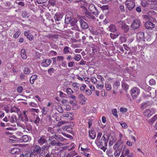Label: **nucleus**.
<instances>
[{"instance_id":"72a5a7b5","label":"nucleus","mask_w":157,"mask_h":157,"mask_svg":"<svg viewBox=\"0 0 157 157\" xmlns=\"http://www.w3.org/2000/svg\"><path fill=\"white\" fill-rule=\"evenodd\" d=\"M120 83L118 81H117L115 82L113 85V88L115 90H117L118 88V87L120 86Z\"/></svg>"},{"instance_id":"bb28decb","label":"nucleus","mask_w":157,"mask_h":157,"mask_svg":"<svg viewBox=\"0 0 157 157\" xmlns=\"http://www.w3.org/2000/svg\"><path fill=\"white\" fill-rule=\"evenodd\" d=\"M85 14L86 16L90 19L93 20H94L95 19V17L93 14L88 11L85 12Z\"/></svg>"},{"instance_id":"f8f14e48","label":"nucleus","mask_w":157,"mask_h":157,"mask_svg":"<svg viewBox=\"0 0 157 157\" xmlns=\"http://www.w3.org/2000/svg\"><path fill=\"white\" fill-rule=\"evenodd\" d=\"M19 119L21 121H22L24 122L25 123H26V121H28V119L27 116L26 114V111H23V115L20 116Z\"/></svg>"},{"instance_id":"1a4fd4ad","label":"nucleus","mask_w":157,"mask_h":157,"mask_svg":"<svg viewBox=\"0 0 157 157\" xmlns=\"http://www.w3.org/2000/svg\"><path fill=\"white\" fill-rule=\"evenodd\" d=\"M140 21L138 19L135 20L131 25V27L133 29L139 28L140 25Z\"/></svg>"},{"instance_id":"09e8293b","label":"nucleus","mask_w":157,"mask_h":157,"mask_svg":"<svg viewBox=\"0 0 157 157\" xmlns=\"http://www.w3.org/2000/svg\"><path fill=\"white\" fill-rule=\"evenodd\" d=\"M97 77L98 79L101 80L100 82L101 83H103V81L104 80V79L102 76L101 75H98Z\"/></svg>"},{"instance_id":"20e7f679","label":"nucleus","mask_w":157,"mask_h":157,"mask_svg":"<svg viewBox=\"0 0 157 157\" xmlns=\"http://www.w3.org/2000/svg\"><path fill=\"white\" fill-rule=\"evenodd\" d=\"M127 8L129 10H131L135 6L134 0H127L125 2Z\"/></svg>"},{"instance_id":"de8ad7c7","label":"nucleus","mask_w":157,"mask_h":157,"mask_svg":"<svg viewBox=\"0 0 157 157\" xmlns=\"http://www.w3.org/2000/svg\"><path fill=\"white\" fill-rule=\"evenodd\" d=\"M64 109L66 111L70 110L71 109V107L68 105H64Z\"/></svg>"},{"instance_id":"6ab92c4d","label":"nucleus","mask_w":157,"mask_h":157,"mask_svg":"<svg viewBox=\"0 0 157 157\" xmlns=\"http://www.w3.org/2000/svg\"><path fill=\"white\" fill-rule=\"evenodd\" d=\"M20 152V149L18 148H13L10 150V153L13 154L17 155L19 154Z\"/></svg>"},{"instance_id":"c756f323","label":"nucleus","mask_w":157,"mask_h":157,"mask_svg":"<svg viewBox=\"0 0 157 157\" xmlns=\"http://www.w3.org/2000/svg\"><path fill=\"white\" fill-rule=\"evenodd\" d=\"M155 121H157V115H155L152 118L150 119L149 122L150 124H152Z\"/></svg>"},{"instance_id":"8fccbe9b","label":"nucleus","mask_w":157,"mask_h":157,"mask_svg":"<svg viewBox=\"0 0 157 157\" xmlns=\"http://www.w3.org/2000/svg\"><path fill=\"white\" fill-rule=\"evenodd\" d=\"M100 84H99V83L97 84V87L99 89H101L103 88L104 87V82L103 83H101L100 82Z\"/></svg>"},{"instance_id":"c9c22d12","label":"nucleus","mask_w":157,"mask_h":157,"mask_svg":"<svg viewBox=\"0 0 157 157\" xmlns=\"http://www.w3.org/2000/svg\"><path fill=\"white\" fill-rule=\"evenodd\" d=\"M70 49V48L69 47L67 46L65 47L63 49V53L65 54H67L69 53Z\"/></svg>"},{"instance_id":"13d9d810","label":"nucleus","mask_w":157,"mask_h":157,"mask_svg":"<svg viewBox=\"0 0 157 157\" xmlns=\"http://www.w3.org/2000/svg\"><path fill=\"white\" fill-rule=\"evenodd\" d=\"M62 133L64 136L67 137V138H70L71 139H73L72 136L69 134H66L64 133Z\"/></svg>"},{"instance_id":"2eb2a0df","label":"nucleus","mask_w":157,"mask_h":157,"mask_svg":"<svg viewBox=\"0 0 157 157\" xmlns=\"http://www.w3.org/2000/svg\"><path fill=\"white\" fill-rule=\"evenodd\" d=\"M145 26L147 29H152L155 26V25L151 21H147L145 24Z\"/></svg>"},{"instance_id":"052dcab7","label":"nucleus","mask_w":157,"mask_h":157,"mask_svg":"<svg viewBox=\"0 0 157 157\" xmlns=\"http://www.w3.org/2000/svg\"><path fill=\"white\" fill-rule=\"evenodd\" d=\"M149 83L150 85H155L156 83V82L154 79H151L149 81Z\"/></svg>"},{"instance_id":"3c124183","label":"nucleus","mask_w":157,"mask_h":157,"mask_svg":"<svg viewBox=\"0 0 157 157\" xmlns=\"http://www.w3.org/2000/svg\"><path fill=\"white\" fill-rule=\"evenodd\" d=\"M120 40L122 43L125 42L127 40L126 38L124 36H120Z\"/></svg>"},{"instance_id":"a878e982","label":"nucleus","mask_w":157,"mask_h":157,"mask_svg":"<svg viewBox=\"0 0 157 157\" xmlns=\"http://www.w3.org/2000/svg\"><path fill=\"white\" fill-rule=\"evenodd\" d=\"M63 116L64 117H70V118H71L74 116V114L72 113H63Z\"/></svg>"},{"instance_id":"0e129e2a","label":"nucleus","mask_w":157,"mask_h":157,"mask_svg":"<svg viewBox=\"0 0 157 157\" xmlns=\"http://www.w3.org/2000/svg\"><path fill=\"white\" fill-rule=\"evenodd\" d=\"M49 2L51 5L52 6H54L55 5L56 2L55 0H49Z\"/></svg>"},{"instance_id":"a211bd4d","label":"nucleus","mask_w":157,"mask_h":157,"mask_svg":"<svg viewBox=\"0 0 157 157\" xmlns=\"http://www.w3.org/2000/svg\"><path fill=\"white\" fill-rule=\"evenodd\" d=\"M144 34L143 33L140 32L138 33L136 36V38L137 40L140 41L144 39Z\"/></svg>"},{"instance_id":"aec40b11","label":"nucleus","mask_w":157,"mask_h":157,"mask_svg":"<svg viewBox=\"0 0 157 157\" xmlns=\"http://www.w3.org/2000/svg\"><path fill=\"white\" fill-rule=\"evenodd\" d=\"M89 136L92 139H94L96 137V133L94 130H91L89 131Z\"/></svg>"},{"instance_id":"4468645a","label":"nucleus","mask_w":157,"mask_h":157,"mask_svg":"<svg viewBox=\"0 0 157 157\" xmlns=\"http://www.w3.org/2000/svg\"><path fill=\"white\" fill-rule=\"evenodd\" d=\"M63 16V14L62 13H57L54 17V19L55 20L59 21H60Z\"/></svg>"},{"instance_id":"39448f33","label":"nucleus","mask_w":157,"mask_h":157,"mask_svg":"<svg viewBox=\"0 0 157 157\" xmlns=\"http://www.w3.org/2000/svg\"><path fill=\"white\" fill-rule=\"evenodd\" d=\"M155 109L151 108L149 109H147L145 110L143 113L144 115L147 117H149L153 114L155 113Z\"/></svg>"},{"instance_id":"412c9836","label":"nucleus","mask_w":157,"mask_h":157,"mask_svg":"<svg viewBox=\"0 0 157 157\" xmlns=\"http://www.w3.org/2000/svg\"><path fill=\"white\" fill-rule=\"evenodd\" d=\"M108 29L109 31L114 32L117 30V28L116 26L113 24L110 25L108 27Z\"/></svg>"},{"instance_id":"9d476101","label":"nucleus","mask_w":157,"mask_h":157,"mask_svg":"<svg viewBox=\"0 0 157 157\" xmlns=\"http://www.w3.org/2000/svg\"><path fill=\"white\" fill-rule=\"evenodd\" d=\"M41 151V147L39 146L36 145L34 146V149L32 150L31 152L38 155L40 153Z\"/></svg>"},{"instance_id":"7c9ffc66","label":"nucleus","mask_w":157,"mask_h":157,"mask_svg":"<svg viewBox=\"0 0 157 157\" xmlns=\"http://www.w3.org/2000/svg\"><path fill=\"white\" fill-rule=\"evenodd\" d=\"M77 154L75 151H73L68 153L67 156V157H72L74 156H75Z\"/></svg>"},{"instance_id":"f704fd0d","label":"nucleus","mask_w":157,"mask_h":157,"mask_svg":"<svg viewBox=\"0 0 157 157\" xmlns=\"http://www.w3.org/2000/svg\"><path fill=\"white\" fill-rule=\"evenodd\" d=\"M66 92L68 95H71L74 93L73 91L71 88H67L66 90Z\"/></svg>"},{"instance_id":"5fc2aeb1","label":"nucleus","mask_w":157,"mask_h":157,"mask_svg":"<svg viewBox=\"0 0 157 157\" xmlns=\"http://www.w3.org/2000/svg\"><path fill=\"white\" fill-rule=\"evenodd\" d=\"M112 113L113 114L115 117H117V112L116 109H113L112 110Z\"/></svg>"},{"instance_id":"c03bdc74","label":"nucleus","mask_w":157,"mask_h":157,"mask_svg":"<svg viewBox=\"0 0 157 157\" xmlns=\"http://www.w3.org/2000/svg\"><path fill=\"white\" fill-rule=\"evenodd\" d=\"M30 70L29 67H26L25 68L24 70V72L25 74H29L30 72Z\"/></svg>"},{"instance_id":"6e6d98bb","label":"nucleus","mask_w":157,"mask_h":157,"mask_svg":"<svg viewBox=\"0 0 157 157\" xmlns=\"http://www.w3.org/2000/svg\"><path fill=\"white\" fill-rule=\"evenodd\" d=\"M72 86L74 88L75 90H76L78 88V84L76 83H73L72 84Z\"/></svg>"},{"instance_id":"58836bf2","label":"nucleus","mask_w":157,"mask_h":157,"mask_svg":"<svg viewBox=\"0 0 157 157\" xmlns=\"http://www.w3.org/2000/svg\"><path fill=\"white\" fill-rule=\"evenodd\" d=\"M105 87L107 90L109 91L112 89V86L110 84L108 83H106L105 85Z\"/></svg>"},{"instance_id":"864d4df0","label":"nucleus","mask_w":157,"mask_h":157,"mask_svg":"<svg viewBox=\"0 0 157 157\" xmlns=\"http://www.w3.org/2000/svg\"><path fill=\"white\" fill-rule=\"evenodd\" d=\"M20 34L21 32L19 31H17L14 35L13 37L15 38H17Z\"/></svg>"},{"instance_id":"680f3d73","label":"nucleus","mask_w":157,"mask_h":157,"mask_svg":"<svg viewBox=\"0 0 157 157\" xmlns=\"http://www.w3.org/2000/svg\"><path fill=\"white\" fill-rule=\"evenodd\" d=\"M120 110L121 112L124 113L126 112L127 111V109L126 108H124L122 107L120 108Z\"/></svg>"},{"instance_id":"cd10ccee","label":"nucleus","mask_w":157,"mask_h":157,"mask_svg":"<svg viewBox=\"0 0 157 157\" xmlns=\"http://www.w3.org/2000/svg\"><path fill=\"white\" fill-rule=\"evenodd\" d=\"M9 121L12 123L16 122L17 121L16 116L15 115H12L10 118Z\"/></svg>"},{"instance_id":"f03ea898","label":"nucleus","mask_w":157,"mask_h":157,"mask_svg":"<svg viewBox=\"0 0 157 157\" xmlns=\"http://www.w3.org/2000/svg\"><path fill=\"white\" fill-rule=\"evenodd\" d=\"M25 126L21 124H18L19 125L22 127L24 129V132H29L31 131L32 129V127L31 124L29 123H25Z\"/></svg>"},{"instance_id":"79ce46f5","label":"nucleus","mask_w":157,"mask_h":157,"mask_svg":"<svg viewBox=\"0 0 157 157\" xmlns=\"http://www.w3.org/2000/svg\"><path fill=\"white\" fill-rule=\"evenodd\" d=\"M78 98L81 100L82 101H83L84 102L86 101V98H85V96L82 94H80L78 95Z\"/></svg>"},{"instance_id":"4d7b16f0","label":"nucleus","mask_w":157,"mask_h":157,"mask_svg":"<svg viewBox=\"0 0 157 157\" xmlns=\"http://www.w3.org/2000/svg\"><path fill=\"white\" fill-rule=\"evenodd\" d=\"M100 8L103 11L107 10L109 9V7L108 5H103L102 6H100Z\"/></svg>"},{"instance_id":"ddd939ff","label":"nucleus","mask_w":157,"mask_h":157,"mask_svg":"<svg viewBox=\"0 0 157 157\" xmlns=\"http://www.w3.org/2000/svg\"><path fill=\"white\" fill-rule=\"evenodd\" d=\"M51 60L50 59H46L44 60L41 63V65L44 67H47L49 66L51 63Z\"/></svg>"},{"instance_id":"423d86ee","label":"nucleus","mask_w":157,"mask_h":157,"mask_svg":"<svg viewBox=\"0 0 157 157\" xmlns=\"http://www.w3.org/2000/svg\"><path fill=\"white\" fill-rule=\"evenodd\" d=\"M131 94L133 99H135L137 97L140 93V90L137 87L133 88L131 90Z\"/></svg>"},{"instance_id":"2f4dec72","label":"nucleus","mask_w":157,"mask_h":157,"mask_svg":"<svg viewBox=\"0 0 157 157\" xmlns=\"http://www.w3.org/2000/svg\"><path fill=\"white\" fill-rule=\"evenodd\" d=\"M56 109L60 113H62L63 111V107L61 106L57 105L56 106Z\"/></svg>"},{"instance_id":"7ed1b4c3","label":"nucleus","mask_w":157,"mask_h":157,"mask_svg":"<svg viewBox=\"0 0 157 157\" xmlns=\"http://www.w3.org/2000/svg\"><path fill=\"white\" fill-rule=\"evenodd\" d=\"M88 9L92 13L94 14L96 17H98L99 14V12L93 4L91 3L89 5Z\"/></svg>"},{"instance_id":"f3484780","label":"nucleus","mask_w":157,"mask_h":157,"mask_svg":"<svg viewBox=\"0 0 157 157\" xmlns=\"http://www.w3.org/2000/svg\"><path fill=\"white\" fill-rule=\"evenodd\" d=\"M80 25L82 28L84 29H86L88 28V24L85 21L82 20L80 21Z\"/></svg>"},{"instance_id":"b1692460","label":"nucleus","mask_w":157,"mask_h":157,"mask_svg":"<svg viewBox=\"0 0 157 157\" xmlns=\"http://www.w3.org/2000/svg\"><path fill=\"white\" fill-rule=\"evenodd\" d=\"M21 57L23 59H26L27 57V56L26 53V51L25 49L24 48H22L21 49Z\"/></svg>"},{"instance_id":"a19ab883","label":"nucleus","mask_w":157,"mask_h":157,"mask_svg":"<svg viewBox=\"0 0 157 157\" xmlns=\"http://www.w3.org/2000/svg\"><path fill=\"white\" fill-rule=\"evenodd\" d=\"M19 109L16 107L14 106L12 107L10 109V112L11 113L13 112H17L19 111Z\"/></svg>"},{"instance_id":"37998d69","label":"nucleus","mask_w":157,"mask_h":157,"mask_svg":"<svg viewBox=\"0 0 157 157\" xmlns=\"http://www.w3.org/2000/svg\"><path fill=\"white\" fill-rule=\"evenodd\" d=\"M49 110L48 108L47 107H43L42 109V113L44 115L47 114Z\"/></svg>"},{"instance_id":"c85d7f7f","label":"nucleus","mask_w":157,"mask_h":157,"mask_svg":"<svg viewBox=\"0 0 157 157\" xmlns=\"http://www.w3.org/2000/svg\"><path fill=\"white\" fill-rule=\"evenodd\" d=\"M121 28L124 29L125 32H127L129 29V27L125 23L123 24L122 25H121Z\"/></svg>"},{"instance_id":"774afa93","label":"nucleus","mask_w":157,"mask_h":157,"mask_svg":"<svg viewBox=\"0 0 157 157\" xmlns=\"http://www.w3.org/2000/svg\"><path fill=\"white\" fill-rule=\"evenodd\" d=\"M17 92L19 93H21L23 91V88L21 86H18L17 89Z\"/></svg>"},{"instance_id":"603ef678","label":"nucleus","mask_w":157,"mask_h":157,"mask_svg":"<svg viewBox=\"0 0 157 157\" xmlns=\"http://www.w3.org/2000/svg\"><path fill=\"white\" fill-rule=\"evenodd\" d=\"M71 20V19L70 17H66L65 19V22L66 24H68L70 22Z\"/></svg>"},{"instance_id":"ea45409f","label":"nucleus","mask_w":157,"mask_h":157,"mask_svg":"<svg viewBox=\"0 0 157 157\" xmlns=\"http://www.w3.org/2000/svg\"><path fill=\"white\" fill-rule=\"evenodd\" d=\"M93 34L95 35L99 34L101 33L99 29H97L96 31L95 29H93L91 31Z\"/></svg>"},{"instance_id":"393cba45","label":"nucleus","mask_w":157,"mask_h":157,"mask_svg":"<svg viewBox=\"0 0 157 157\" xmlns=\"http://www.w3.org/2000/svg\"><path fill=\"white\" fill-rule=\"evenodd\" d=\"M81 151H83V154L86 157H88L89 154L87 153L86 152L89 151L90 149L87 148H83L82 147H81Z\"/></svg>"},{"instance_id":"473e14b6","label":"nucleus","mask_w":157,"mask_h":157,"mask_svg":"<svg viewBox=\"0 0 157 157\" xmlns=\"http://www.w3.org/2000/svg\"><path fill=\"white\" fill-rule=\"evenodd\" d=\"M120 34V33L118 32H117L115 34L111 33L110 34V37L112 39H114L117 37Z\"/></svg>"},{"instance_id":"338daca9","label":"nucleus","mask_w":157,"mask_h":157,"mask_svg":"<svg viewBox=\"0 0 157 157\" xmlns=\"http://www.w3.org/2000/svg\"><path fill=\"white\" fill-rule=\"evenodd\" d=\"M29 105L30 106L32 107L36 108L38 107L36 103L33 102H31L30 103Z\"/></svg>"},{"instance_id":"0eeeda50","label":"nucleus","mask_w":157,"mask_h":157,"mask_svg":"<svg viewBox=\"0 0 157 157\" xmlns=\"http://www.w3.org/2000/svg\"><path fill=\"white\" fill-rule=\"evenodd\" d=\"M53 138V136H50L49 137V140L51 141V142L49 144V146H59L61 143H60L58 141H56L55 140L53 139L52 140Z\"/></svg>"},{"instance_id":"dca6fc26","label":"nucleus","mask_w":157,"mask_h":157,"mask_svg":"<svg viewBox=\"0 0 157 157\" xmlns=\"http://www.w3.org/2000/svg\"><path fill=\"white\" fill-rule=\"evenodd\" d=\"M47 140L45 139V137L43 136H42L38 140V142L40 145H42Z\"/></svg>"},{"instance_id":"f257e3e1","label":"nucleus","mask_w":157,"mask_h":157,"mask_svg":"<svg viewBox=\"0 0 157 157\" xmlns=\"http://www.w3.org/2000/svg\"><path fill=\"white\" fill-rule=\"evenodd\" d=\"M108 142V140L105 139V137L104 135L102 137L101 140H96L95 143L99 148H100L104 151H105L107 149L106 147Z\"/></svg>"},{"instance_id":"bf43d9fd","label":"nucleus","mask_w":157,"mask_h":157,"mask_svg":"<svg viewBox=\"0 0 157 157\" xmlns=\"http://www.w3.org/2000/svg\"><path fill=\"white\" fill-rule=\"evenodd\" d=\"M40 121V119L39 117L38 116H37L36 117V119L34 121V123L36 125H38Z\"/></svg>"},{"instance_id":"4be33fe9","label":"nucleus","mask_w":157,"mask_h":157,"mask_svg":"<svg viewBox=\"0 0 157 157\" xmlns=\"http://www.w3.org/2000/svg\"><path fill=\"white\" fill-rule=\"evenodd\" d=\"M148 16L151 17H155L157 15L156 12L153 10L149 11L147 13Z\"/></svg>"},{"instance_id":"e433bc0d","label":"nucleus","mask_w":157,"mask_h":157,"mask_svg":"<svg viewBox=\"0 0 157 157\" xmlns=\"http://www.w3.org/2000/svg\"><path fill=\"white\" fill-rule=\"evenodd\" d=\"M141 4L144 7H147L148 6V5L150 4V2L149 1H143L142 2Z\"/></svg>"},{"instance_id":"49530a36","label":"nucleus","mask_w":157,"mask_h":157,"mask_svg":"<svg viewBox=\"0 0 157 157\" xmlns=\"http://www.w3.org/2000/svg\"><path fill=\"white\" fill-rule=\"evenodd\" d=\"M29 112H30L33 113H34V112L38 113L39 111V110L38 109H35L34 108H31L29 109Z\"/></svg>"},{"instance_id":"5701e85b","label":"nucleus","mask_w":157,"mask_h":157,"mask_svg":"<svg viewBox=\"0 0 157 157\" xmlns=\"http://www.w3.org/2000/svg\"><path fill=\"white\" fill-rule=\"evenodd\" d=\"M37 75H32L30 79V82L31 84H33L34 82L36 80L37 78Z\"/></svg>"},{"instance_id":"a18cd8bd","label":"nucleus","mask_w":157,"mask_h":157,"mask_svg":"<svg viewBox=\"0 0 157 157\" xmlns=\"http://www.w3.org/2000/svg\"><path fill=\"white\" fill-rule=\"evenodd\" d=\"M81 58V56L80 54H76L75 56L74 59L77 61H79Z\"/></svg>"},{"instance_id":"6e6552de","label":"nucleus","mask_w":157,"mask_h":157,"mask_svg":"<svg viewBox=\"0 0 157 157\" xmlns=\"http://www.w3.org/2000/svg\"><path fill=\"white\" fill-rule=\"evenodd\" d=\"M121 150L122 151V155L120 157H124V155H128L129 153V149L126 147L125 145H123L122 146Z\"/></svg>"},{"instance_id":"9b49d317","label":"nucleus","mask_w":157,"mask_h":157,"mask_svg":"<svg viewBox=\"0 0 157 157\" xmlns=\"http://www.w3.org/2000/svg\"><path fill=\"white\" fill-rule=\"evenodd\" d=\"M31 140V137H30L29 136L27 135H25L23 136L21 139H20L19 140H17V141L19 142H26L30 141Z\"/></svg>"},{"instance_id":"4c0bfd02","label":"nucleus","mask_w":157,"mask_h":157,"mask_svg":"<svg viewBox=\"0 0 157 157\" xmlns=\"http://www.w3.org/2000/svg\"><path fill=\"white\" fill-rule=\"evenodd\" d=\"M121 151L120 149L118 148L114 152V155L116 157H118L120 155Z\"/></svg>"},{"instance_id":"69168bd1","label":"nucleus","mask_w":157,"mask_h":157,"mask_svg":"<svg viewBox=\"0 0 157 157\" xmlns=\"http://www.w3.org/2000/svg\"><path fill=\"white\" fill-rule=\"evenodd\" d=\"M120 123L123 128H127V125L126 123L123 122Z\"/></svg>"},{"instance_id":"e2e57ef3","label":"nucleus","mask_w":157,"mask_h":157,"mask_svg":"<svg viewBox=\"0 0 157 157\" xmlns=\"http://www.w3.org/2000/svg\"><path fill=\"white\" fill-rule=\"evenodd\" d=\"M150 3H151V5H153L155 6H156V7H157V1H149Z\"/></svg>"}]
</instances>
